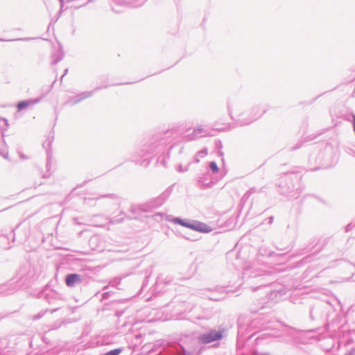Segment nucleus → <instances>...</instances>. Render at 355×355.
<instances>
[{"label": "nucleus", "mask_w": 355, "mask_h": 355, "mask_svg": "<svg viewBox=\"0 0 355 355\" xmlns=\"http://www.w3.org/2000/svg\"><path fill=\"white\" fill-rule=\"evenodd\" d=\"M87 2L86 3H84V1H82V4L79 5L77 8H80V7H82V6H85L87 5Z\"/></svg>", "instance_id": "nucleus-19"}, {"label": "nucleus", "mask_w": 355, "mask_h": 355, "mask_svg": "<svg viewBox=\"0 0 355 355\" xmlns=\"http://www.w3.org/2000/svg\"><path fill=\"white\" fill-rule=\"evenodd\" d=\"M87 2L86 3H84V1H82V4L79 5L77 8H80V7H82V6H85L87 5Z\"/></svg>", "instance_id": "nucleus-18"}, {"label": "nucleus", "mask_w": 355, "mask_h": 355, "mask_svg": "<svg viewBox=\"0 0 355 355\" xmlns=\"http://www.w3.org/2000/svg\"><path fill=\"white\" fill-rule=\"evenodd\" d=\"M8 127V121L6 119L0 118V155L6 159L8 157V152L3 137L4 132L7 130Z\"/></svg>", "instance_id": "nucleus-3"}, {"label": "nucleus", "mask_w": 355, "mask_h": 355, "mask_svg": "<svg viewBox=\"0 0 355 355\" xmlns=\"http://www.w3.org/2000/svg\"><path fill=\"white\" fill-rule=\"evenodd\" d=\"M64 10V1H60V14Z\"/></svg>", "instance_id": "nucleus-16"}, {"label": "nucleus", "mask_w": 355, "mask_h": 355, "mask_svg": "<svg viewBox=\"0 0 355 355\" xmlns=\"http://www.w3.org/2000/svg\"><path fill=\"white\" fill-rule=\"evenodd\" d=\"M81 282L80 276L78 274L69 275L66 278V284L68 286H73Z\"/></svg>", "instance_id": "nucleus-8"}, {"label": "nucleus", "mask_w": 355, "mask_h": 355, "mask_svg": "<svg viewBox=\"0 0 355 355\" xmlns=\"http://www.w3.org/2000/svg\"><path fill=\"white\" fill-rule=\"evenodd\" d=\"M209 169L214 173H216L218 171V167L215 162H211L209 165Z\"/></svg>", "instance_id": "nucleus-12"}, {"label": "nucleus", "mask_w": 355, "mask_h": 355, "mask_svg": "<svg viewBox=\"0 0 355 355\" xmlns=\"http://www.w3.org/2000/svg\"><path fill=\"white\" fill-rule=\"evenodd\" d=\"M227 109L230 117L240 126L250 124L266 112L260 105L250 106L248 101L236 98L227 101Z\"/></svg>", "instance_id": "nucleus-1"}, {"label": "nucleus", "mask_w": 355, "mask_h": 355, "mask_svg": "<svg viewBox=\"0 0 355 355\" xmlns=\"http://www.w3.org/2000/svg\"><path fill=\"white\" fill-rule=\"evenodd\" d=\"M189 165H186L183 166L182 164H180L177 166V171L178 172H184L188 171Z\"/></svg>", "instance_id": "nucleus-14"}, {"label": "nucleus", "mask_w": 355, "mask_h": 355, "mask_svg": "<svg viewBox=\"0 0 355 355\" xmlns=\"http://www.w3.org/2000/svg\"><path fill=\"white\" fill-rule=\"evenodd\" d=\"M29 38H19V39H16V40H12L11 41H17V40H23V41H26V40H28ZM0 41H6L5 40H3V39H0Z\"/></svg>", "instance_id": "nucleus-15"}, {"label": "nucleus", "mask_w": 355, "mask_h": 355, "mask_svg": "<svg viewBox=\"0 0 355 355\" xmlns=\"http://www.w3.org/2000/svg\"><path fill=\"white\" fill-rule=\"evenodd\" d=\"M291 173H293V174H295L296 175H299V174L301 173V171H295L291 172Z\"/></svg>", "instance_id": "nucleus-17"}, {"label": "nucleus", "mask_w": 355, "mask_h": 355, "mask_svg": "<svg viewBox=\"0 0 355 355\" xmlns=\"http://www.w3.org/2000/svg\"><path fill=\"white\" fill-rule=\"evenodd\" d=\"M121 352V349H114L106 353L105 355H119Z\"/></svg>", "instance_id": "nucleus-13"}, {"label": "nucleus", "mask_w": 355, "mask_h": 355, "mask_svg": "<svg viewBox=\"0 0 355 355\" xmlns=\"http://www.w3.org/2000/svg\"><path fill=\"white\" fill-rule=\"evenodd\" d=\"M67 71H68V69H66L64 71V74L62 75V76L61 77V80L62 79L63 76H65L67 73Z\"/></svg>", "instance_id": "nucleus-20"}, {"label": "nucleus", "mask_w": 355, "mask_h": 355, "mask_svg": "<svg viewBox=\"0 0 355 355\" xmlns=\"http://www.w3.org/2000/svg\"><path fill=\"white\" fill-rule=\"evenodd\" d=\"M207 155V149H202L200 151H198L196 155H195V162L196 163L200 162V159L205 157Z\"/></svg>", "instance_id": "nucleus-11"}, {"label": "nucleus", "mask_w": 355, "mask_h": 355, "mask_svg": "<svg viewBox=\"0 0 355 355\" xmlns=\"http://www.w3.org/2000/svg\"><path fill=\"white\" fill-rule=\"evenodd\" d=\"M63 57H64V52L60 48L58 50H57L52 54V59H53L52 64H57L58 62H59L60 61H61L62 60Z\"/></svg>", "instance_id": "nucleus-10"}, {"label": "nucleus", "mask_w": 355, "mask_h": 355, "mask_svg": "<svg viewBox=\"0 0 355 355\" xmlns=\"http://www.w3.org/2000/svg\"><path fill=\"white\" fill-rule=\"evenodd\" d=\"M20 157H21V159H27V158H28L26 156H25V155H21V154H20Z\"/></svg>", "instance_id": "nucleus-21"}, {"label": "nucleus", "mask_w": 355, "mask_h": 355, "mask_svg": "<svg viewBox=\"0 0 355 355\" xmlns=\"http://www.w3.org/2000/svg\"><path fill=\"white\" fill-rule=\"evenodd\" d=\"M107 85L98 86L94 89H93L92 91L81 92L79 94H78L77 96H73V97H71L70 98H69V100L67 101L66 103L70 106H73V105L78 103L83 99H85V98L92 96L95 92L101 90L103 88H107Z\"/></svg>", "instance_id": "nucleus-2"}, {"label": "nucleus", "mask_w": 355, "mask_h": 355, "mask_svg": "<svg viewBox=\"0 0 355 355\" xmlns=\"http://www.w3.org/2000/svg\"><path fill=\"white\" fill-rule=\"evenodd\" d=\"M175 221L176 223L181 224L182 225H184L185 227H189V228H191L193 230H198L200 232H209L211 231V228L209 226L204 225V224H201V223H198L196 225L186 224V223H183L180 219H178V218L175 219Z\"/></svg>", "instance_id": "nucleus-6"}, {"label": "nucleus", "mask_w": 355, "mask_h": 355, "mask_svg": "<svg viewBox=\"0 0 355 355\" xmlns=\"http://www.w3.org/2000/svg\"><path fill=\"white\" fill-rule=\"evenodd\" d=\"M211 130L207 125H198L191 134L187 135L189 140H195L202 137L210 136Z\"/></svg>", "instance_id": "nucleus-4"}, {"label": "nucleus", "mask_w": 355, "mask_h": 355, "mask_svg": "<svg viewBox=\"0 0 355 355\" xmlns=\"http://www.w3.org/2000/svg\"><path fill=\"white\" fill-rule=\"evenodd\" d=\"M38 102L39 99H29L26 101H23L17 104V109L19 111H21L29 106L35 105Z\"/></svg>", "instance_id": "nucleus-9"}, {"label": "nucleus", "mask_w": 355, "mask_h": 355, "mask_svg": "<svg viewBox=\"0 0 355 355\" xmlns=\"http://www.w3.org/2000/svg\"><path fill=\"white\" fill-rule=\"evenodd\" d=\"M116 4L121 6H132L137 7L141 6L146 0H112Z\"/></svg>", "instance_id": "nucleus-7"}, {"label": "nucleus", "mask_w": 355, "mask_h": 355, "mask_svg": "<svg viewBox=\"0 0 355 355\" xmlns=\"http://www.w3.org/2000/svg\"><path fill=\"white\" fill-rule=\"evenodd\" d=\"M223 331L211 330L207 334L201 335L199 338V340L201 343L207 344L216 340H220L223 338Z\"/></svg>", "instance_id": "nucleus-5"}, {"label": "nucleus", "mask_w": 355, "mask_h": 355, "mask_svg": "<svg viewBox=\"0 0 355 355\" xmlns=\"http://www.w3.org/2000/svg\"><path fill=\"white\" fill-rule=\"evenodd\" d=\"M60 1H63V0H59Z\"/></svg>", "instance_id": "nucleus-22"}]
</instances>
